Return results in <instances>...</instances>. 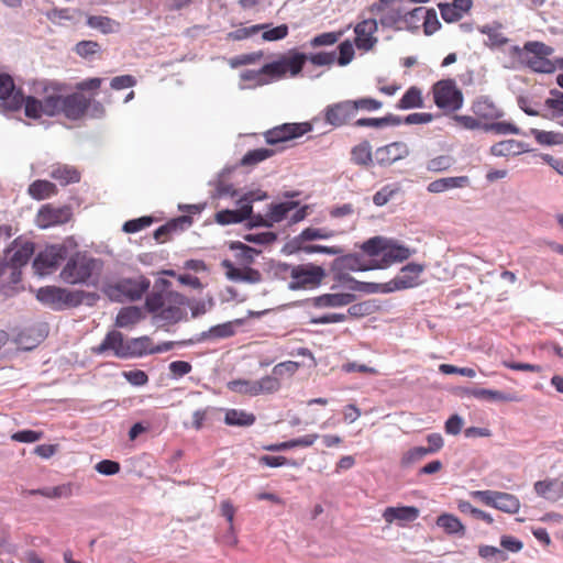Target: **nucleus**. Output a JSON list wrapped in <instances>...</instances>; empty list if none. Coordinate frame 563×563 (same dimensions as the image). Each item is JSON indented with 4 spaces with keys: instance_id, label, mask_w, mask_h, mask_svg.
Wrapping results in <instances>:
<instances>
[{
    "instance_id": "nucleus-4",
    "label": "nucleus",
    "mask_w": 563,
    "mask_h": 563,
    "mask_svg": "<svg viewBox=\"0 0 563 563\" xmlns=\"http://www.w3.org/2000/svg\"><path fill=\"white\" fill-rule=\"evenodd\" d=\"M151 280L144 275L122 277L115 282H106L101 287L102 294L112 302L137 301L148 291Z\"/></svg>"
},
{
    "instance_id": "nucleus-58",
    "label": "nucleus",
    "mask_w": 563,
    "mask_h": 563,
    "mask_svg": "<svg viewBox=\"0 0 563 563\" xmlns=\"http://www.w3.org/2000/svg\"><path fill=\"white\" fill-rule=\"evenodd\" d=\"M427 455H429V454L424 450V446H413L402 454L401 460H400V465H401V467H405V468L409 467L412 464L424 459Z\"/></svg>"
},
{
    "instance_id": "nucleus-33",
    "label": "nucleus",
    "mask_w": 563,
    "mask_h": 563,
    "mask_svg": "<svg viewBox=\"0 0 563 563\" xmlns=\"http://www.w3.org/2000/svg\"><path fill=\"white\" fill-rule=\"evenodd\" d=\"M319 435L317 433L306 434L303 437L291 439L289 441L269 444L264 449L271 452H283L297 446L308 448L311 446L317 441Z\"/></svg>"
},
{
    "instance_id": "nucleus-48",
    "label": "nucleus",
    "mask_w": 563,
    "mask_h": 563,
    "mask_svg": "<svg viewBox=\"0 0 563 563\" xmlns=\"http://www.w3.org/2000/svg\"><path fill=\"white\" fill-rule=\"evenodd\" d=\"M494 508L507 514H516L520 508V501L512 494L498 492Z\"/></svg>"
},
{
    "instance_id": "nucleus-62",
    "label": "nucleus",
    "mask_w": 563,
    "mask_h": 563,
    "mask_svg": "<svg viewBox=\"0 0 563 563\" xmlns=\"http://www.w3.org/2000/svg\"><path fill=\"white\" fill-rule=\"evenodd\" d=\"M404 20V9L402 8H394L385 12L380 19L379 23L384 27H396V25Z\"/></svg>"
},
{
    "instance_id": "nucleus-47",
    "label": "nucleus",
    "mask_w": 563,
    "mask_h": 563,
    "mask_svg": "<svg viewBox=\"0 0 563 563\" xmlns=\"http://www.w3.org/2000/svg\"><path fill=\"white\" fill-rule=\"evenodd\" d=\"M275 151L272 148L261 147L246 152L240 159V166H254L272 156L275 155Z\"/></svg>"
},
{
    "instance_id": "nucleus-64",
    "label": "nucleus",
    "mask_w": 563,
    "mask_h": 563,
    "mask_svg": "<svg viewBox=\"0 0 563 563\" xmlns=\"http://www.w3.org/2000/svg\"><path fill=\"white\" fill-rule=\"evenodd\" d=\"M339 56L335 58L340 66L349 65L355 55L353 43L350 40H345L338 45Z\"/></svg>"
},
{
    "instance_id": "nucleus-21",
    "label": "nucleus",
    "mask_w": 563,
    "mask_h": 563,
    "mask_svg": "<svg viewBox=\"0 0 563 563\" xmlns=\"http://www.w3.org/2000/svg\"><path fill=\"white\" fill-rule=\"evenodd\" d=\"M409 150L404 142H393L385 146H380L375 151V162L379 166H390L395 162L408 156Z\"/></svg>"
},
{
    "instance_id": "nucleus-52",
    "label": "nucleus",
    "mask_w": 563,
    "mask_h": 563,
    "mask_svg": "<svg viewBox=\"0 0 563 563\" xmlns=\"http://www.w3.org/2000/svg\"><path fill=\"white\" fill-rule=\"evenodd\" d=\"M455 163L451 155H439L427 162L426 168L431 173H442L449 170Z\"/></svg>"
},
{
    "instance_id": "nucleus-19",
    "label": "nucleus",
    "mask_w": 563,
    "mask_h": 563,
    "mask_svg": "<svg viewBox=\"0 0 563 563\" xmlns=\"http://www.w3.org/2000/svg\"><path fill=\"white\" fill-rule=\"evenodd\" d=\"M424 267L423 264L418 263H408L402 266L400 274L388 282L391 292L416 287Z\"/></svg>"
},
{
    "instance_id": "nucleus-10",
    "label": "nucleus",
    "mask_w": 563,
    "mask_h": 563,
    "mask_svg": "<svg viewBox=\"0 0 563 563\" xmlns=\"http://www.w3.org/2000/svg\"><path fill=\"white\" fill-rule=\"evenodd\" d=\"M356 300V295L353 292H335L322 294L317 297L296 300L286 305L287 308H299L306 305H311L316 309L324 308H340L349 306Z\"/></svg>"
},
{
    "instance_id": "nucleus-28",
    "label": "nucleus",
    "mask_w": 563,
    "mask_h": 563,
    "mask_svg": "<svg viewBox=\"0 0 563 563\" xmlns=\"http://www.w3.org/2000/svg\"><path fill=\"white\" fill-rule=\"evenodd\" d=\"M419 509L415 506L387 507L383 512L385 521L412 522L419 517Z\"/></svg>"
},
{
    "instance_id": "nucleus-36",
    "label": "nucleus",
    "mask_w": 563,
    "mask_h": 563,
    "mask_svg": "<svg viewBox=\"0 0 563 563\" xmlns=\"http://www.w3.org/2000/svg\"><path fill=\"white\" fill-rule=\"evenodd\" d=\"M423 107L421 90L412 86L406 90L402 97L397 101L395 108L398 110L419 109Z\"/></svg>"
},
{
    "instance_id": "nucleus-29",
    "label": "nucleus",
    "mask_w": 563,
    "mask_h": 563,
    "mask_svg": "<svg viewBox=\"0 0 563 563\" xmlns=\"http://www.w3.org/2000/svg\"><path fill=\"white\" fill-rule=\"evenodd\" d=\"M529 151V145L517 140H504L490 147V154L497 157L518 155Z\"/></svg>"
},
{
    "instance_id": "nucleus-2",
    "label": "nucleus",
    "mask_w": 563,
    "mask_h": 563,
    "mask_svg": "<svg viewBox=\"0 0 563 563\" xmlns=\"http://www.w3.org/2000/svg\"><path fill=\"white\" fill-rule=\"evenodd\" d=\"M361 250L372 257L371 267L375 269H385L394 263H401L415 253V250H410L398 241L380 235L363 242Z\"/></svg>"
},
{
    "instance_id": "nucleus-63",
    "label": "nucleus",
    "mask_w": 563,
    "mask_h": 563,
    "mask_svg": "<svg viewBox=\"0 0 563 563\" xmlns=\"http://www.w3.org/2000/svg\"><path fill=\"white\" fill-rule=\"evenodd\" d=\"M423 32L426 35H432L441 29V23L438 19L437 11L433 8H426L423 14Z\"/></svg>"
},
{
    "instance_id": "nucleus-26",
    "label": "nucleus",
    "mask_w": 563,
    "mask_h": 563,
    "mask_svg": "<svg viewBox=\"0 0 563 563\" xmlns=\"http://www.w3.org/2000/svg\"><path fill=\"white\" fill-rule=\"evenodd\" d=\"M64 288L57 286L40 287L36 291V299L54 311H63Z\"/></svg>"
},
{
    "instance_id": "nucleus-18",
    "label": "nucleus",
    "mask_w": 563,
    "mask_h": 563,
    "mask_svg": "<svg viewBox=\"0 0 563 563\" xmlns=\"http://www.w3.org/2000/svg\"><path fill=\"white\" fill-rule=\"evenodd\" d=\"M378 31V21L369 18L363 19L354 26V45L358 49L368 52L377 44L378 38L374 35Z\"/></svg>"
},
{
    "instance_id": "nucleus-14",
    "label": "nucleus",
    "mask_w": 563,
    "mask_h": 563,
    "mask_svg": "<svg viewBox=\"0 0 563 563\" xmlns=\"http://www.w3.org/2000/svg\"><path fill=\"white\" fill-rule=\"evenodd\" d=\"M67 256V249L60 244H52L41 251L33 261V268L40 275L55 271Z\"/></svg>"
},
{
    "instance_id": "nucleus-17",
    "label": "nucleus",
    "mask_w": 563,
    "mask_h": 563,
    "mask_svg": "<svg viewBox=\"0 0 563 563\" xmlns=\"http://www.w3.org/2000/svg\"><path fill=\"white\" fill-rule=\"evenodd\" d=\"M73 217L70 206L53 207L51 205L43 206L36 216V224L41 229H47L54 225L64 224Z\"/></svg>"
},
{
    "instance_id": "nucleus-56",
    "label": "nucleus",
    "mask_w": 563,
    "mask_h": 563,
    "mask_svg": "<svg viewBox=\"0 0 563 563\" xmlns=\"http://www.w3.org/2000/svg\"><path fill=\"white\" fill-rule=\"evenodd\" d=\"M355 114L357 111H366L373 112L379 110L383 107V102L372 98V97H362L355 100H351Z\"/></svg>"
},
{
    "instance_id": "nucleus-6",
    "label": "nucleus",
    "mask_w": 563,
    "mask_h": 563,
    "mask_svg": "<svg viewBox=\"0 0 563 563\" xmlns=\"http://www.w3.org/2000/svg\"><path fill=\"white\" fill-rule=\"evenodd\" d=\"M511 52L533 71L549 74L555 70L554 64L548 58L553 49L542 42H527L523 47L514 45Z\"/></svg>"
},
{
    "instance_id": "nucleus-25",
    "label": "nucleus",
    "mask_w": 563,
    "mask_h": 563,
    "mask_svg": "<svg viewBox=\"0 0 563 563\" xmlns=\"http://www.w3.org/2000/svg\"><path fill=\"white\" fill-rule=\"evenodd\" d=\"M472 111L478 119L484 120H497L504 117V111L487 96L476 98L472 104Z\"/></svg>"
},
{
    "instance_id": "nucleus-61",
    "label": "nucleus",
    "mask_w": 563,
    "mask_h": 563,
    "mask_svg": "<svg viewBox=\"0 0 563 563\" xmlns=\"http://www.w3.org/2000/svg\"><path fill=\"white\" fill-rule=\"evenodd\" d=\"M295 265L280 262V261H271L269 271L273 273L275 279L286 280L289 276L292 277V269Z\"/></svg>"
},
{
    "instance_id": "nucleus-59",
    "label": "nucleus",
    "mask_w": 563,
    "mask_h": 563,
    "mask_svg": "<svg viewBox=\"0 0 563 563\" xmlns=\"http://www.w3.org/2000/svg\"><path fill=\"white\" fill-rule=\"evenodd\" d=\"M399 191V188L395 185H385L373 196V203L377 207L385 206L395 195Z\"/></svg>"
},
{
    "instance_id": "nucleus-39",
    "label": "nucleus",
    "mask_w": 563,
    "mask_h": 563,
    "mask_svg": "<svg viewBox=\"0 0 563 563\" xmlns=\"http://www.w3.org/2000/svg\"><path fill=\"white\" fill-rule=\"evenodd\" d=\"M240 78L243 81H254V85L252 87L264 86V85H267V84L276 80L275 78H273V71L266 70V64L257 70H255V69L243 70L240 74Z\"/></svg>"
},
{
    "instance_id": "nucleus-24",
    "label": "nucleus",
    "mask_w": 563,
    "mask_h": 563,
    "mask_svg": "<svg viewBox=\"0 0 563 563\" xmlns=\"http://www.w3.org/2000/svg\"><path fill=\"white\" fill-rule=\"evenodd\" d=\"M187 320V311L176 306L164 307L158 313L153 316V322L157 324L158 328L165 329V331H168L166 327Z\"/></svg>"
},
{
    "instance_id": "nucleus-16",
    "label": "nucleus",
    "mask_w": 563,
    "mask_h": 563,
    "mask_svg": "<svg viewBox=\"0 0 563 563\" xmlns=\"http://www.w3.org/2000/svg\"><path fill=\"white\" fill-rule=\"evenodd\" d=\"M322 113L324 122L335 129L351 124V121L355 117L351 100H342L328 104Z\"/></svg>"
},
{
    "instance_id": "nucleus-34",
    "label": "nucleus",
    "mask_w": 563,
    "mask_h": 563,
    "mask_svg": "<svg viewBox=\"0 0 563 563\" xmlns=\"http://www.w3.org/2000/svg\"><path fill=\"white\" fill-rule=\"evenodd\" d=\"M503 25L499 22H494L493 24H485L478 26V31L482 34L487 35L488 41L485 43L489 48H498L508 43V38L500 33V29Z\"/></svg>"
},
{
    "instance_id": "nucleus-55",
    "label": "nucleus",
    "mask_w": 563,
    "mask_h": 563,
    "mask_svg": "<svg viewBox=\"0 0 563 563\" xmlns=\"http://www.w3.org/2000/svg\"><path fill=\"white\" fill-rule=\"evenodd\" d=\"M343 33V31H339L318 34L309 41V46L312 48L321 46H331L340 40Z\"/></svg>"
},
{
    "instance_id": "nucleus-5",
    "label": "nucleus",
    "mask_w": 563,
    "mask_h": 563,
    "mask_svg": "<svg viewBox=\"0 0 563 563\" xmlns=\"http://www.w3.org/2000/svg\"><path fill=\"white\" fill-rule=\"evenodd\" d=\"M102 263L100 260L89 256L86 252H76L67 261L60 272V278L70 285H89L95 271H100Z\"/></svg>"
},
{
    "instance_id": "nucleus-13",
    "label": "nucleus",
    "mask_w": 563,
    "mask_h": 563,
    "mask_svg": "<svg viewBox=\"0 0 563 563\" xmlns=\"http://www.w3.org/2000/svg\"><path fill=\"white\" fill-rule=\"evenodd\" d=\"M372 266V258L364 261L361 253L339 254L330 264V273L333 276L346 275L350 272L375 271Z\"/></svg>"
},
{
    "instance_id": "nucleus-41",
    "label": "nucleus",
    "mask_w": 563,
    "mask_h": 563,
    "mask_svg": "<svg viewBox=\"0 0 563 563\" xmlns=\"http://www.w3.org/2000/svg\"><path fill=\"white\" fill-rule=\"evenodd\" d=\"M253 413L240 409H228L224 417V423L235 427H250L255 422Z\"/></svg>"
},
{
    "instance_id": "nucleus-54",
    "label": "nucleus",
    "mask_w": 563,
    "mask_h": 563,
    "mask_svg": "<svg viewBox=\"0 0 563 563\" xmlns=\"http://www.w3.org/2000/svg\"><path fill=\"white\" fill-rule=\"evenodd\" d=\"M269 26H272V24L264 23V24H254L251 26L240 27V29H236V30L230 32L228 34V37L233 41H242V40L249 38L255 34H257L262 30H265Z\"/></svg>"
},
{
    "instance_id": "nucleus-37",
    "label": "nucleus",
    "mask_w": 563,
    "mask_h": 563,
    "mask_svg": "<svg viewBox=\"0 0 563 563\" xmlns=\"http://www.w3.org/2000/svg\"><path fill=\"white\" fill-rule=\"evenodd\" d=\"M49 176L57 180L62 186L80 181V173L69 165H57L52 169Z\"/></svg>"
},
{
    "instance_id": "nucleus-57",
    "label": "nucleus",
    "mask_w": 563,
    "mask_h": 563,
    "mask_svg": "<svg viewBox=\"0 0 563 563\" xmlns=\"http://www.w3.org/2000/svg\"><path fill=\"white\" fill-rule=\"evenodd\" d=\"M530 134L541 145L561 144L563 135L561 133L548 132L538 129H530Z\"/></svg>"
},
{
    "instance_id": "nucleus-51",
    "label": "nucleus",
    "mask_w": 563,
    "mask_h": 563,
    "mask_svg": "<svg viewBox=\"0 0 563 563\" xmlns=\"http://www.w3.org/2000/svg\"><path fill=\"white\" fill-rule=\"evenodd\" d=\"M426 13V8L417 7L409 12L404 11V20L405 29L410 32H417L420 27L419 23L423 19V14Z\"/></svg>"
},
{
    "instance_id": "nucleus-32",
    "label": "nucleus",
    "mask_w": 563,
    "mask_h": 563,
    "mask_svg": "<svg viewBox=\"0 0 563 563\" xmlns=\"http://www.w3.org/2000/svg\"><path fill=\"white\" fill-rule=\"evenodd\" d=\"M145 318L143 309L137 306H128L119 310L115 318L118 328H128L134 325Z\"/></svg>"
},
{
    "instance_id": "nucleus-7",
    "label": "nucleus",
    "mask_w": 563,
    "mask_h": 563,
    "mask_svg": "<svg viewBox=\"0 0 563 563\" xmlns=\"http://www.w3.org/2000/svg\"><path fill=\"white\" fill-rule=\"evenodd\" d=\"M327 275V271L321 265L297 264L294 266L292 277L287 288L291 291L317 289L322 285Z\"/></svg>"
},
{
    "instance_id": "nucleus-1",
    "label": "nucleus",
    "mask_w": 563,
    "mask_h": 563,
    "mask_svg": "<svg viewBox=\"0 0 563 563\" xmlns=\"http://www.w3.org/2000/svg\"><path fill=\"white\" fill-rule=\"evenodd\" d=\"M42 92L47 93V108L53 117L64 115L70 121L84 118L89 109V98L77 90L62 95L64 85L57 81H43Z\"/></svg>"
},
{
    "instance_id": "nucleus-60",
    "label": "nucleus",
    "mask_w": 563,
    "mask_h": 563,
    "mask_svg": "<svg viewBox=\"0 0 563 563\" xmlns=\"http://www.w3.org/2000/svg\"><path fill=\"white\" fill-rule=\"evenodd\" d=\"M165 300L166 295H162L153 290L146 296L144 308L147 312L154 316L164 308Z\"/></svg>"
},
{
    "instance_id": "nucleus-53",
    "label": "nucleus",
    "mask_w": 563,
    "mask_h": 563,
    "mask_svg": "<svg viewBox=\"0 0 563 563\" xmlns=\"http://www.w3.org/2000/svg\"><path fill=\"white\" fill-rule=\"evenodd\" d=\"M268 198V194L260 188L249 190L243 194L239 200L236 201L238 206L247 207L250 209V213L253 209V203L256 201H263Z\"/></svg>"
},
{
    "instance_id": "nucleus-11",
    "label": "nucleus",
    "mask_w": 563,
    "mask_h": 563,
    "mask_svg": "<svg viewBox=\"0 0 563 563\" xmlns=\"http://www.w3.org/2000/svg\"><path fill=\"white\" fill-rule=\"evenodd\" d=\"M306 62V53L291 49L287 55L282 56L278 60L267 63L266 70L273 71V78L275 79L283 78L287 73L295 77L301 73Z\"/></svg>"
},
{
    "instance_id": "nucleus-15",
    "label": "nucleus",
    "mask_w": 563,
    "mask_h": 563,
    "mask_svg": "<svg viewBox=\"0 0 563 563\" xmlns=\"http://www.w3.org/2000/svg\"><path fill=\"white\" fill-rule=\"evenodd\" d=\"M23 90L15 86L13 77L0 73V102L4 111H18L23 107Z\"/></svg>"
},
{
    "instance_id": "nucleus-30",
    "label": "nucleus",
    "mask_w": 563,
    "mask_h": 563,
    "mask_svg": "<svg viewBox=\"0 0 563 563\" xmlns=\"http://www.w3.org/2000/svg\"><path fill=\"white\" fill-rule=\"evenodd\" d=\"M23 106H24V113L27 118L37 120L43 114L47 117H53V113L49 112L47 108V95L42 99H37L33 96H24L23 95Z\"/></svg>"
},
{
    "instance_id": "nucleus-8",
    "label": "nucleus",
    "mask_w": 563,
    "mask_h": 563,
    "mask_svg": "<svg viewBox=\"0 0 563 563\" xmlns=\"http://www.w3.org/2000/svg\"><path fill=\"white\" fill-rule=\"evenodd\" d=\"M432 93L434 104L444 112H455L463 107V92L452 78L437 81L432 86Z\"/></svg>"
},
{
    "instance_id": "nucleus-46",
    "label": "nucleus",
    "mask_w": 563,
    "mask_h": 563,
    "mask_svg": "<svg viewBox=\"0 0 563 563\" xmlns=\"http://www.w3.org/2000/svg\"><path fill=\"white\" fill-rule=\"evenodd\" d=\"M563 487V483L556 479L553 481H538L534 484V490L539 496L547 499L555 500L560 497V488Z\"/></svg>"
},
{
    "instance_id": "nucleus-22",
    "label": "nucleus",
    "mask_w": 563,
    "mask_h": 563,
    "mask_svg": "<svg viewBox=\"0 0 563 563\" xmlns=\"http://www.w3.org/2000/svg\"><path fill=\"white\" fill-rule=\"evenodd\" d=\"M245 318L234 319L232 321H228L224 323H220L211 327L207 331H203L197 334L195 339V343H200L207 340H217V339H227L233 336L235 331V325L241 327L245 323Z\"/></svg>"
},
{
    "instance_id": "nucleus-9",
    "label": "nucleus",
    "mask_w": 563,
    "mask_h": 563,
    "mask_svg": "<svg viewBox=\"0 0 563 563\" xmlns=\"http://www.w3.org/2000/svg\"><path fill=\"white\" fill-rule=\"evenodd\" d=\"M228 388L238 394L258 396L273 394L279 390L280 382L273 376H264L260 380L234 379L228 383Z\"/></svg>"
},
{
    "instance_id": "nucleus-42",
    "label": "nucleus",
    "mask_w": 563,
    "mask_h": 563,
    "mask_svg": "<svg viewBox=\"0 0 563 563\" xmlns=\"http://www.w3.org/2000/svg\"><path fill=\"white\" fill-rule=\"evenodd\" d=\"M351 161L360 166H369L373 163L372 146L368 141H363L351 150Z\"/></svg>"
},
{
    "instance_id": "nucleus-49",
    "label": "nucleus",
    "mask_w": 563,
    "mask_h": 563,
    "mask_svg": "<svg viewBox=\"0 0 563 563\" xmlns=\"http://www.w3.org/2000/svg\"><path fill=\"white\" fill-rule=\"evenodd\" d=\"M378 309L375 300H364L361 302L355 301L350 305L347 309V316L351 318H364L373 314Z\"/></svg>"
},
{
    "instance_id": "nucleus-27",
    "label": "nucleus",
    "mask_w": 563,
    "mask_h": 563,
    "mask_svg": "<svg viewBox=\"0 0 563 563\" xmlns=\"http://www.w3.org/2000/svg\"><path fill=\"white\" fill-rule=\"evenodd\" d=\"M470 184L471 180L468 176L443 177L429 183L427 191L430 194H441L454 188L468 187Z\"/></svg>"
},
{
    "instance_id": "nucleus-40",
    "label": "nucleus",
    "mask_w": 563,
    "mask_h": 563,
    "mask_svg": "<svg viewBox=\"0 0 563 563\" xmlns=\"http://www.w3.org/2000/svg\"><path fill=\"white\" fill-rule=\"evenodd\" d=\"M298 206L299 202L292 200L269 205L267 218L271 224L273 225L274 223L282 222L287 217L288 212L297 209Z\"/></svg>"
},
{
    "instance_id": "nucleus-23",
    "label": "nucleus",
    "mask_w": 563,
    "mask_h": 563,
    "mask_svg": "<svg viewBox=\"0 0 563 563\" xmlns=\"http://www.w3.org/2000/svg\"><path fill=\"white\" fill-rule=\"evenodd\" d=\"M461 396L473 397L478 400L485 401H515L517 397L511 393L500 390L486 389L479 387H463L461 388Z\"/></svg>"
},
{
    "instance_id": "nucleus-43",
    "label": "nucleus",
    "mask_w": 563,
    "mask_h": 563,
    "mask_svg": "<svg viewBox=\"0 0 563 563\" xmlns=\"http://www.w3.org/2000/svg\"><path fill=\"white\" fill-rule=\"evenodd\" d=\"M35 245L31 241L24 242L18 247L10 257L8 266H24L29 263L30 258L34 254Z\"/></svg>"
},
{
    "instance_id": "nucleus-45",
    "label": "nucleus",
    "mask_w": 563,
    "mask_h": 563,
    "mask_svg": "<svg viewBox=\"0 0 563 563\" xmlns=\"http://www.w3.org/2000/svg\"><path fill=\"white\" fill-rule=\"evenodd\" d=\"M86 23L89 27L97 29L103 34L114 33L119 27L117 21L103 15H88Z\"/></svg>"
},
{
    "instance_id": "nucleus-20",
    "label": "nucleus",
    "mask_w": 563,
    "mask_h": 563,
    "mask_svg": "<svg viewBox=\"0 0 563 563\" xmlns=\"http://www.w3.org/2000/svg\"><path fill=\"white\" fill-rule=\"evenodd\" d=\"M194 219L190 214H183L173 218L154 231V239L158 243H164L167 240H170L174 234L183 233L189 229Z\"/></svg>"
},
{
    "instance_id": "nucleus-50",
    "label": "nucleus",
    "mask_w": 563,
    "mask_h": 563,
    "mask_svg": "<svg viewBox=\"0 0 563 563\" xmlns=\"http://www.w3.org/2000/svg\"><path fill=\"white\" fill-rule=\"evenodd\" d=\"M478 555L482 559L494 563H501L508 560V554L504 550L486 544L478 547Z\"/></svg>"
},
{
    "instance_id": "nucleus-44",
    "label": "nucleus",
    "mask_w": 563,
    "mask_h": 563,
    "mask_svg": "<svg viewBox=\"0 0 563 563\" xmlns=\"http://www.w3.org/2000/svg\"><path fill=\"white\" fill-rule=\"evenodd\" d=\"M229 249L238 252L235 257L244 265H252L254 263V256L261 253V251L240 241L230 242Z\"/></svg>"
},
{
    "instance_id": "nucleus-38",
    "label": "nucleus",
    "mask_w": 563,
    "mask_h": 563,
    "mask_svg": "<svg viewBox=\"0 0 563 563\" xmlns=\"http://www.w3.org/2000/svg\"><path fill=\"white\" fill-rule=\"evenodd\" d=\"M27 192L35 200H44L56 195L57 187L48 180L36 179L29 186Z\"/></svg>"
},
{
    "instance_id": "nucleus-35",
    "label": "nucleus",
    "mask_w": 563,
    "mask_h": 563,
    "mask_svg": "<svg viewBox=\"0 0 563 563\" xmlns=\"http://www.w3.org/2000/svg\"><path fill=\"white\" fill-rule=\"evenodd\" d=\"M437 526L442 528L450 536H465V527L461 520L452 515L444 512L437 518Z\"/></svg>"
},
{
    "instance_id": "nucleus-31",
    "label": "nucleus",
    "mask_w": 563,
    "mask_h": 563,
    "mask_svg": "<svg viewBox=\"0 0 563 563\" xmlns=\"http://www.w3.org/2000/svg\"><path fill=\"white\" fill-rule=\"evenodd\" d=\"M250 216L247 207L239 206V209H223L214 214V220L220 225L243 223Z\"/></svg>"
},
{
    "instance_id": "nucleus-12",
    "label": "nucleus",
    "mask_w": 563,
    "mask_h": 563,
    "mask_svg": "<svg viewBox=\"0 0 563 563\" xmlns=\"http://www.w3.org/2000/svg\"><path fill=\"white\" fill-rule=\"evenodd\" d=\"M310 131H312L310 122L283 123L264 132V137L267 144L277 145L298 139Z\"/></svg>"
},
{
    "instance_id": "nucleus-3",
    "label": "nucleus",
    "mask_w": 563,
    "mask_h": 563,
    "mask_svg": "<svg viewBox=\"0 0 563 563\" xmlns=\"http://www.w3.org/2000/svg\"><path fill=\"white\" fill-rule=\"evenodd\" d=\"M152 340L147 335L124 340V334L118 330L109 331L101 343L92 349L95 354H112L120 360H130L150 355Z\"/></svg>"
}]
</instances>
